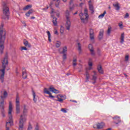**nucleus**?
Instances as JSON below:
<instances>
[{
    "mask_svg": "<svg viewBox=\"0 0 130 130\" xmlns=\"http://www.w3.org/2000/svg\"><path fill=\"white\" fill-rule=\"evenodd\" d=\"M49 98H54V96H53V95H52V94H51V93H50V94H49Z\"/></svg>",
    "mask_w": 130,
    "mask_h": 130,
    "instance_id": "obj_54",
    "label": "nucleus"
},
{
    "mask_svg": "<svg viewBox=\"0 0 130 130\" xmlns=\"http://www.w3.org/2000/svg\"><path fill=\"white\" fill-rule=\"evenodd\" d=\"M54 34H55L56 35H58V31H57V30H55L54 32Z\"/></svg>",
    "mask_w": 130,
    "mask_h": 130,
    "instance_id": "obj_55",
    "label": "nucleus"
},
{
    "mask_svg": "<svg viewBox=\"0 0 130 130\" xmlns=\"http://www.w3.org/2000/svg\"><path fill=\"white\" fill-rule=\"evenodd\" d=\"M22 78L23 79H27V72H26V71L22 72Z\"/></svg>",
    "mask_w": 130,
    "mask_h": 130,
    "instance_id": "obj_29",
    "label": "nucleus"
},
{
    "mask_svg": "<svg viewBox=\"0 0 130 130\" xmlns=\"http://www.w3.org/2000/svg\"><path fill=\"white\" fill-rule=\"evenodd\" d=\"M5 43H0V53L3 54L4 53V49H5V46L4 45Z\"/></svg>",
    "mask_w": 130,
    "mask_h": 130,
    "instance_id": "obj_15",
    "label": "nucleus"
},
{
    "mask_svg": "<svg viewBox=\"0 0 130 130\" xmlns=\"http://www.w3.org/2000/svg\"><path fill=\"white\" fill-rule=\"evenodd\" d=\"M105 14H106V11H105L103 14H102L99 16V18L102 19V18H103L104 17V16H105Z\"/></svg>",
    "mask_w": 130,
    "mask_h": 130,
    "instance_id": "obj_31",
    "label": "nucleus"
},
{
    "mask_svg": "<svg viewBox=\"0 0 130 130\" xmlns=\"http://www.w3.org/2000/svg\"><path fill=\"white\" fill-rule=\"evenodd\" d=\"M57 18L54 17L53 18V24L54 26H57Z\"/></svg>",
    "mask_w": 130,
    "mask_h": 130,
    "instance_id": "obj_24",
    "label": "nucleus"
},
{
    "mask_svg": "<svg viewBox=\"0 0 130 130\" xmlns=\"http://www.w3.org/2000/svg\"><path fill=\"white\" fill-rule=\"evenodd\" d=\"M118 26L120 29H122L123 28V24H122V22L118 23Z\"/></svg>",
    "mask_w": 130,
    "mask_h": 130,
    "instance_id": "obj_37",
    "label": "nucleus"
},
{
    "mask_svg": "<svg viewBox=\"0 0 130 130\" xmlns=\"http://www.w3.org/2000/svg\"><path fill=\"white\" fill-rule=\"evenodd\" d=\"M88 48H89V50H91V49H93V46L92 45V44L89 45Z\"/></svg>",
    "mask_w": 130,
    "mask_h": 130,
    "instance_id": "obj_49",
    "label": "nucleus"
},
{
    "mask_svg": "<svg viewBox=\"0 0 130 130\" xmlns=\"http://www.w3.org/2000/svg\"><path fill=\"white\" fill-rule=\"evenodd\" d=\"M113 6L114 7V8H115L116 11H119V10L120 9V7H119V4L118 3L113 4Z\"/></svg>",
    "mask_w": 130,
    "mask_h": 130,
    "instance_id": "obj_16",
    "label": "nucleus"
},
{
    "mask_svg": "<svg viewBox=\"0 0 130 130\" xmlns=\"http://www.w3.org/2000/svg\"><path fill=\"white\" fill-rule=\"evenodd\" d=\"M72 4H73V1L70 2V5H72Z\"/></svg>",
    "mask_w": 130,
    "mask_h": 130,
    "instance_id": "obj_64",
    "label": "nucleus"
},
{
    "mask_svg": "<svg viewBox=\"0 0 130 130\" xmlns=\"http://www.w3.org/2000/svg\"><path fill=\"white\" fill-rule=\"evenodd\" d=\"M96 128L99 129H100L101 128H103L104 127V125H105V123L103 122H101V123H98L96 124Z\"/></svg>",
    "mask_w": 130,
    "mask_h": 130,
    "instance_id": "obj_11",
    "label": "nucleus"
},
{
    "mask_svg": "<svg viewBox=\"0 0 130 130\" xmlns=\"http://www.w3.org/2000/svg\"><path fill=\"white\" fill-rule=\"evenodd\" d=\"M4 20H9L10 19V9L7 5L3 7V16L2 17Z\"/></svg>",
    "mask_w": 130,
    "mask_h": 130,
    "instance_id": "obj_3",
    "label": "nucleus"
},
{
    "mask_svg": "<svg viewBox=\"0 0 130 130\" xmlns=\"http://www.w3.org/2000/svg\"><path fill=\"white\" fill-rule=\"evenodd\" d=\"M61 44V43H60V42H57V43H56V47L58 48L60 46V45Z\"/></svg>",
    "mask_w": 130,
    "mask_h": 130,
    "instance_id": "obj_39",
    "label": "nucleus"
},
{
    "mask_svg": "<svg viewBox=\"0 0 130 130\" xmlns=\"http://www.w3.org/2000/svg\"><path fill=\"white\" fill-rule=\"evenodd\" d=\"M54 2H55L56 1L57 3H58L57 4H55V7L56 8H58V6H59V0H53Z\"/></svg>",
    "mask_w": 130,
    "mask_h": 130,
    "instance_id": "obj_43",
    "label": "nucleus"
},
{
    "mask_svg": "<svg viewBox=\"0 0 130 130\" xmlns=\"http://www.w3.org/2000/svg\"><path fill=\"white\" fill-rule=\"evenodd\" d=\"M128 58H129V56L128 55H127L125 56V61H127L128 60Z\"/></svg>",
    "mask_w": 130,
    "mask_h": 130,
    "instance_id": "obj_45",
    "label": "nucleus"
},
{
    "mask_svg": "<svg viewBox=\"0 0 130 130\" xmlns=\"http://www.w3.org/2000/svg\"><path fill=\"white\" fill-rule=\"evenodd\" d=\"M78 14V12H76V13H74L73 15H77Z\"/></svg>",
    "mask_w": 130,
    "mask_h": 130,
    "instance_id": "obj_62",
    "label": "nucleus"
},
{
    "mask_svg": "<svg viewBox=\"0 0 130 130\" xmlns=\"http://www.w3.org/2000/svg\"><path fill=\"white\" fill-rule=\"evenodd\" d=\"M50 92H52V93H55V94H58V93H59V90L56 89L52 86H50L49 89L46 88H45L44 89V94H48V95H49V94H50L51 93Z\"/></svg>",
    "mask_w": 130,
    "mask_h": 130,
    "instance_id": "obj_4",
    "label": "nucleus"
},
{
    "mask_svg": "<svg viewBox=\"0 0 130 130\" xmlns=\"http://www.w3.org/2000/svg\"><path fill=\"white\" fill-rule=\"evenodd\" d=\"M83 14H84V15H86V14L88 15V9H85L84 13Z\"/></svg>",
    "mask_w": 130,
    "mask_h": 130,
    "instance_id": "obj_52",
    "label": "nucleus"
},
{
    "mask_svg": "<svg viewBox=\"0 0 130 130\" xmlns=\"http://www.w3.org/2000/svg\"><path fill=\"white\" fill-rule=\"evenodd\" d=\"M129 17V14H128L127 13H126L124 17V19H126Z\"/></svg>",
    "mask_w": 130,
    "mask_h": 130,
    "instance_id": "obj_47",
    "label": "nucleus"
},
{
    "mask_svg": "<svg viewBox=\"0 0 130 130\" xmlns=\"http://www.w3.org/2000/svg\"><path fill=\"white\" fill-rule=\"evenodd\" d=\"M60 33L61 34H63V33H64V27H63L62 26H60Z\"/></svg>",
    "mask_w": 130,
    "mask_h": 130,
    "instance_id": "obj_32",
    "label": "nucleus"
},
{
    "mask_svg": "<svg viewBox=\"0 0 130 130\" xmlns=\"http://www.w3.org/2000/svg\"><path fill=\"white\" fill-rule=\"evenodd\" d=\"M0 30H5V28H4V24H1L0 26Z\"/></svg>",
    "mask_w": 130,
    "mask_h": 130,
    "instance_id": "obj_51",
    "label": "nucleus"
},
{
    "mask_svg": "<svg viewBox=\"0 0 130 130\" xmlns=\"http://www.w3.org/2000/svg\"><path fill=\"white\" fill-rule=\"evenodd\" d=\"M33 93V97H34V102L36 103L37 102V99L35 98L36 97V94H35V92L32 91Z\"/></svg>",
    "mask_w": 130,
    "mask_h": 130,
    "instance_id": "obj_35",
    "label": "nucleus"
},
{
    "mask_svg": "<svg viewBox=\"0 0 130 130\" xmlns=\"http://www.w3.org/2000/svg\"><path fill=\"white\" fill-rule=\"evenodd\" d=\"M57 98L58 100H55V101H58V102L62 103V102H63V100H66V99H67V96L66 95L59 94L57 96Z\"/></svg>",
    "mask_w": 130,
    "mask_h": 130,
    "instance_id": "obj_9",
    "label": "nucleus"
},
{
    "mask_svg": "<svg viewBox=\"0 0 130 130\" xmlns=\"http://www.w3.org/2000/svg\"><path fill=\"white\" fill-rule=\"evenodd\" d=\"M73 6H74V8H75V7H78L79 5H78V4H75V5H73Z\"/></svg>",
    "mask_w": 130,
    "mask_h": 130,
    "instance_id": "obj_60",
    "label": "nucleus"
},
{
    "mask_svg": "<svg viewBox=\"0 0 130 130\" xmlns=\"http://www.w3.org/2000/svg\"><path fill=\"white\" fill-rule=\"evenodd\" d=\"M73 64L74 67H76V66H77V59H73Z\"/></svg>",
    "mask_w": 130,
    "mask_h": 130,
    "instance_id": "obj_36",
    "label": "nucleus"
},
{
    "mask_svg": "<svg viewBox=\"0 0 130 130\" xmlns=\"http://www.w3.org/2000/svg\"><path fill=\"white\" fill-rule=\"evenodd\" d=\"M12 112H13V104H12V102H10L8 110L9 121L6 122V130H10L9 125H13V115L12 114Z\"/></svg>",
    "mask_w": 130,
    "mask_h": 130,
    "instance_id": "obj_2",
    "label": "nucleus"
},
{
    "mask_svg": "<svg viewBox=\"0 0 130 130\" xmlns=\"http://www.w3.org/2000/svg\"><path fill=\"white\" fill-rule=\"evenodd\" d=\"M23 44L26 46V47H31V44L28 42L27 40H24L23 42Z\"/></svg>",
    "mask_w": 130,
    "mask_h": 130,
    "instance_id": "obj_20",
    "label": "nucleus"
},
{
    "mask_svg": "<svg viewBox=\"0 0 130 130\" xmlns=\"http://www.w3.org/2000/svg\"><path fill=\"white\" fill-rule=\"evenodd\" d=\"M47 34L48 35L49 42H51V39H50V37H51V35H50V32H49V31H47Z\"/></svg>",
    "mask_w": 130,
    "mask_h": 130,
    "instance_id": "obj_28",
    "label": "nucleus"
},
{
    "mask_svg": "<svg viewBox=\"0 0 130 130\" xmlns=\"http://www.w3.org/2000/svg\"><path fill=\"white\" fill-rule=\"evenodd\" d=\"M74 8H75V6L73 5V7H70V10H71L72 11V10H74Z\"/></svg>",
    "mask_w": 130,
    "mask_h": 130,
    "instance_id": "obj_56",
    "label": "nucleus"
},
{
    "mask_svg": "<svg viewBox=\"0 0 130 130\" xmlns=\"http://www.w3.org/2000/svg\"><path fill=\"white\" fill-rule=\"evenodd\" d=\"M68 51V48L67 47H64L63 48V50L62 51V53L66 54V53Z\"/></svg>",
    "mask_w": 130,
    "mask_h": 130,
    "instance_id": "obj_34",
    "label": "nucleus"
},
{
    "mask_svg": "<svg viewBox=\"0 0 130 130\" xmlns=\"http://www.w3.org/2000/svg\"><path fill=\"white\" fill-rule=\"evenodd\" d=\"M9 64V61L8 57H5L2 60V68L3 69L0 70V80L2 83H4L5 80V74L6 73V68Z\"/></svg>",
    "mask_w": 130,
    "mask_h": 130,
    "instance_id": "obj_1",
    "label": "nucleus"
},
{
    "mask_svg": "<svg viewBox=\"0 0 130 130\" xmlns=\"http://www.w3.org/2000/svg\"><path fill=\"white\" fill-rule=\"evenodd\" d=\"M79 17L82 23L84 24H87V23H88V20H89V14H84L83 13H81L79 14Z\"/></svg>",
    "mask_w": 130,
    "mask_h": 130,
    "instance_id": "obj_5",
    "label": "nucleus"
},
{
    "mask_svg": "<svg viewBox=\"0 0 130 130\" xmlns=\"http://www.w3.org/2000/svg\"><path fill=\"white\" fill-rule=\"evenodd\" d=\"M83 5H84V3H81V4L79 5V6H80V7H82V6H83Z\"/></svg>",
    "mask_w": 130,
    "mask_h": 130,
    "instance_id": "obj_58",
    "label": "nucleus"
},
{
    "mask_svg": "<svg viewBox=\"0 0 130 130\" xmlns=\"http://www.w3.org/2000/svg\"><path fill=\"white\" fill-rule=\"evenodd\" d=\"M66 23L65 24L66 29L67 30H70L71 29V25H72V22H71V18H70V16H67V18H66Z\"/></svg>",
    "mask_w": 130,
    "mask_h": 130,
    "instance_id": "obj_8",
    "label": "nucleus"
},
{
    "mask_svg": "<svg viewBox=\"0 0 130 130\" xmlns=\"http://www.w3.org/2000/svg\"><path fill=\"white\" fill-rule=\"evenodd\" d=\"M113 119H114V122L115 123H116V124H118V123L120 122V118L117 116H116L114 117H113Z\"/></svg>",
    "mask_w": 130,
    "mask_h": 130,
    "instance_id": "obj_13",
    "label": "nucleus"
},
{
    "mask_svg": "<svg viewBox=\"0 0 130 130\" xmlns=\"http://www.w3.org/2000/svg\"><path fill=\"white\" fill-rule=\"evenodd\" d=\"M67 59V54H63V60H66Z\"/></svg>",
    "mask_w": 130,
    "mask_h": 130,
    "instance_id": "obj_50",
    "label": "nucleus"
},
{
    "mask_svg": "<svg viewBox=\"0 0 130 130\" xmlns=\"http://www.w3.org/2000/svg\"><path fill=\"white\" fill-rule=\"evenodd\" d=\"M88 66H89V70H92V66H93V63L92 62H89Z\"/></svg>",
    "mask_w": 130,
    "mask_h": 130,
    "instance_id": "obj_40",
    "label": "nucleus"
},
{
    "mask_svg": "<svg viewBox=\"0 0 130 130\" xmlns=\"http://www.w3.org/2000/svg\"><path fill=\"white\" fill-rule=\"evenodd\" d=\"M124 42V34H121L120 38V43H123Z\"/></svg>",
    "mask_w": 130,
    "mask_h": 130,
    "instance_id": "obj_23",
    "label": "nucleus"
},
{
    "mask_svg": "<svg viewBox=\"0 0 130 130\" xmlns=\"http://www.w3.org/2000/svg\"><path fill=\"white\" fill-rule=\"evenodd\" d=\"M21 51H23V50H28V49L26 47H21Z\"/></svg>",
    "mask_w": 130,
    "mask_h": 130,
    "instance_id": "obj_44",
    "label": "nucleus"
},
{
    "mask_svg": "<svg viewBox=\"0 0 130 130\" xmlns=\"http://www.w3.org/2000/svg\"><path fill=\"white\" fill-rule=\"evenodd\" d=\"M30 19H31V20H34V19H35V17L32 16L31 17H30Z\"/></svg>",
    "mask_w": 130,
    "mask_h": 130,
    "instance_id": "obj_57",
    "label": "nucleus"
},
{
    "mask_svg": "<svg viewBox=\"0 0 130 130\" xmlns=\"http://www.w3.org/2000/svg\"><path fill=\"white\" fill-rule=\"evenodd\" d=\"M27 112H28V109H27V108H26V105L24 106V108H23V115H22V118H24V116H25V119H26V113H27Z\"/></svg>",
    "mask_w": 130,
    "mask_h": 130,
    "instance_id": "obj_17",
    "label": "nucleus"
},
{
    "mask_svg": "<svg viewBox=\"0 0 130 130\" xmlns=\"http://www.w3.org/2000/svg\"><path fill=\"white\" fill-rule=\"evenodd\" d=\"M66 19H67V16H68V17L70 16V11H69V10H67L66 12Z\"/></svg>",
    "mask_w": 130,
    "mask_h": 130,
    "instance_id": "obj_48",
    "label": "nucleus"
},
{
    "mask_svg": "<svg viewBox=\"0 0 130 130\" xmlns=\"http://www.w3.org/2000/svg\"><path fill=\"white\" fill-rule=\"evenodd\" d=\"M32 8V5H28L23 9V11H27V10H29V9H31Z\"/></svg>",
    "mask_w": 130,
    "mask_h": 130,
    "instance_id": "obj_25",
    "label": "nucleus"
},
{
    "mask_svg": "<svg viewBox=\"0 0 130 130\" xmlns=\"http://www.w3.org/2000/svg\"><path fill=\"white\" fill-rule=\"evenodd\" d=\"M35 130H39V128H38V126H36Z\"/></svg>",
    "mask_w": 130,
    "mask_h": 130,
    "instance_id": "obj_59",
    "label": "nucleus"
},
{
    "mask_svg": "<svg viewBox=\"0 0 130 130\" xmlns=\"http://www.w3.org/2000/svg\"><path fill=\"white\" fill-rule=\"evenodd\" d=\"M33 13V10H29L27 13H25V16L27 17H30V14Z\"/></svg>",
    "mask_w": 130,
    "mask_h": 130,
    "instance_id": "obj_22",
    "label": "nucleus"
},
{
    "mask_svg": "<svg viewBox=\"0 0 130 130\" xmlns=\"http://www.w3.org/2000/svg\"><path fill=\"white\" fill-rule=\"evenodd\" d=\"M0 104V108L1 109H2V110H3V112L2 111V116L3 117H5L6 116V115H5V112L4 111V110L5 109V107H4V104H5V101L3 100L1 102Z\"/></svg>",
    "mask_w": 130,
    "mask_h": 130,
    "instance_id": "obj_10",
    "label": "nucleus"
},
{
    "mask_svg": "<svg viewBox=\"0 0 130 130\" xmlns=\"http://www.w3.org/2000/svg\"><path fill=\"white\" fill-rule=\"evenodd\" d=\"M21 112V109L20 108V104H16V113L19 114Z\"/></svg>",
    "mask_w": 130,
    "mask_h": 130,
    "instance_id": "obj_19",
    "label": "nucleus"
},
{
    "mask_svg": "<svg viewBox=\"0 0 130 130\" xmlns=\"http://www.w3.org/2000/svg\"><path fill=\"white\" fill-rule=\"evenodd\" d=\"M93 73H94V75L92 76V80H93V81H96V80H97V77H96V72L93 71Z\"/></svg>",
    "mask_w": 130,
    "mask_h": 130,
    "instance_id": "obj_30",
    "label": "nucleus"
},
{
    "mask_svg": "<svg viewBox=\"0 0 130 130\" xmlns=\"http://www.w3.org/2000/svg\"><path fill=\"white\" fill-rule=\"evenodd\" d=\"M98 70L100 74H103V70H102V67L100 65L98 67Z\"/></svg>",
    "mask_w": 130,
    "mask_h": 130,
    "instance_id": "obj_27",
    "label": "nucleus"
},
{
    "mask_svg": "<svg viewBox=\"0 0 130 130\" xmlns=\"http://www.w3.org/2000/svg\"><path fill=\"white\" fill-rule=\"evenodd\" d=\"M67 110L68 109L66 108L61 109V111H62V112H63V113H67V112H68Z\"/></svg>",
    "mask_w": 130,
    "mask_h": 130,
    "instance_id": "obj_38",
    "label": "nucleus"
},
{
    "mask_svg": "<svg viewBox=\"0 0 130 130\" xmlns=\"http://www.w3.org/2000/svg\"><path fill=\"white\" fill-rule=\"evenodd\" d=\"M8 97V92L5 90L3 92V95L1 96L2 99H5Z\"/></svg>",
    "mask_w": 130,
    "mask_h": 130,
    "instance_id": "obj_18",
    "label": "nucleus"
},
{
    "mask_svg": "<svg viewBox=\"0 0 130 130\" xmlns=\"http://www.w3.org/2000/svg\"><path fill=\"white\" fill-rule=\"evenodd\" d=\"M104 33V30L103 29H101L99 32V39L101 40L103 38V34Z\"/></svg>",
    "mask_w": 130,
    "mask_h": 130,
    "instance_id": "obj_14",
    "label": "nucleus"
},
{
    "mask_svg": "<svg viewBox=\"0 0 130 130\" xmlns=\"http://www.w3.org/2000/svg\"><path fill=\"white\" fill-rule=\"evenodd\" d=\"M16 104H20V97H19V95L17 94L16 95Z\"/></svg>",
    "mask_w": 130,
    "mask_h": 130,
    "instance_id": "obj_33",
    "label": "nucleus"
},
{
    "mask_svg": "<svg viewBox=\"0 0 130 130\" xmlns=\"http://www.w3.org/2000/svg\"><path fill=\"white\" fill-rule=\"evenodd\" d=\"M111 33V26H110V27H108V30H107V34L109 35Z\"/></svg>",
    "mask_w": 130,
    "mask_h": 130,
    "instance_id": "obj_41",
    "label": "nucleus"
},
{
    "mask_svg": "<svg viewBox=\"0 0 130 130\" xmlns=\"http://www.w3.org/2000/svg\"><path fill=\"white\" fill-rule=\"evenodd\" d=\"M6 34V29H0V43H5Z\"/></svg>",
    "mask_w": 130,
    "mask_h": 130,
    "instance_id": "obj_6",
    "label": "nucleus"
},
{
    "mask_svg": "<svg viewBox=\"0 0 130 130\" xmlns=\"http://www.w3.org/2000/svg\"><path fill=\"white\" fill-rule=\"evenodd\" d=\"M26 121V116H21L19 120V130H24V122Z\"/></svg>",
    "mask_w": 130,
    "mask_h": 130,
    "instance_id": "obj_7",
    "label": "nucleus"
},
{
    "mask_svg": "<svg viewBox=\"0 0 130 130\" xmlns=\"http://www.w3.org/2000/svg\"><path fill=\"white\" fill-rule=\"evenodd\" d=\"M89 10H90V11H91V13L92 14H94V7L91 4H89Z\"/></svg>",
    "mask_w": 130,
    "mask_h": 130,
    "instance_id": "obj_21",
    "label": "nucleus"
},
{
    "mask_svg": "<svg viewBox=\"0 0 130 130\" xmlns=\"http://www.w3.org/2000/svg\"><path fill=\"white\" fill-rule=\"evenodd\" d=\"M78 50H79V51H82V48L81 47V44L78 43Z\"/></svg>",
    "mask_w": 130,
    "mask_h": 130,
    "instance_id": "obj_42",
    "label": "nucleus"
},
{
    "mask_svg": "<svg viewBox=\"0 0 130 130\" xmlns=\"http://www.w3.org/2000/svg\"><path fill=\"white\" fill-rule=\"evenodd\" d=\"M89 35L91 40H94V30L92 29L89 30Z\"/></svg>",
    "mask_w": 130,
    "mask_h": 130,
    "instance_id": "obj_12",
    "label": "nucleus"
},
{
    "mask_svg": "<svg viewBox=\"0 0 130 130\" xmlns=\"http://www.w3.org/2000/svg\"><path fill=\"white\" fill-rule=\"evenodd\" d=\"M32 126L31 125H29L27 130H32Z\"/></svg>",
    "mask_w": 130,
    "mask_h": 130,
    "instance_id": "obj_53",
    "label": "nucleus"
},
{
    "mask_svg": "<svg viewBox=\"0 0 130 130\" xmlns=\"http://www.w3.org/2000/svg\"><path fill=\"white\" fill-rule=\"evenodd\" d=\"M88 3H89V5H90V4H91V3H92V1H89L88 2Z\"/></svg>",
    "mask_w": 130,
    "mask_h": 130,
    "instance_id": "obj_63",
    "label": "nucleus"
},
{
    "mask_svg": "<svg viewBox=\"0 0 130 130\" xmlns=\"http://www.w3.org/2000/svg\"><path fill=\"white\" fill-rule=\"evenodd\" d=\"M64 3H67L68 0H62Z\"/></svg>",
    "mask_w": 130,
    "mask_h": 130,
    "instance_id": "obj_61",
    "label": "nucleus"
},
{
    "mask_svg": "<svg viewBox=\"0 0 130 130\" xmlns=\"http://www.w3.org/2000/svg\"><path fill=\"white\" fill-rule=\"evenodd\" d=\"M90 51L91 52V55H93V56L95 55V53L94 52L93 49H90Z\"/></svg>",
    "mask_w": 130,
    "mask_h": 130,
    "instance_id": "obj_46",
    "label": "nucleus"
},
{
    "mask_svg": "<svg viewBox=\"0 0 130 130\" xmlns=\"http://www.w3.org/2000/svg\"><path fill=\"white\" fill-rule=\"evenodd\" d=\"M85 75L86 76V82H89V79H90V74H89V72H88V71H86L85 73Z\"/></svg>",
    "mask_w": 130,
    "mask_h": 130,
    "instance_id": "obj_26",
    "label": "nucleus"
}]
</instances>
